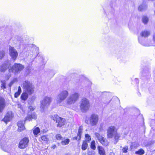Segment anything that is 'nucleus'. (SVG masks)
Segmentation results:
<instances>
[{"mask_svg":"<svg viewBox=\"0 0 155 155\" xmlns=\"http://www.w3.org/2000/svg\"><path fill=\"white\" fill-rule=\"evenodd\" d=\"M1 148L6 152L10 153V155H17L15 152V146L14 145H7V139L5 138L1 139L0 143Z\"/></svg>","mask_w":155,"mask_h":155,"instance_id":"obj_1","label":"nucleus"},{"mask_svg":"<svg viewBox=\"0 0 155 155\" xmlns=\"http://www.w3.org/2000/svg\"><path fill=\"white\" fill-rule=\"evenodd\" d=\"M107 134L108 138L111 139L114 137L115 144L118 142L120 137V134L117 133V129L115 127L111 126L108 127L107 129Z\"/></svg>","mask_w":155,"mask_h":155,"instance_id":"obj_2","label":"nucleus"},{"mask_svg":"<svg viewBox=\"0 0 155 155\" xmlns=\"http://www.w3.org/2000/svg\"><path fill=\"white\" fill-rule=\"evenodd\" d=\"M24 91L27 92L29 95H31L34 92L35 87L32 82L28 81H24L22 86Z\"/></svg>","mask_w":155,"mask_h":155,"instance_id":"obj_3","label":"nucleus"},{"mask_svg":"<svg viewBox=\"0 0 155 155\" xmlns=\"http://www.w3.org/2000/svg\"><path fill=\"white\" fill-rule=\"evenodd\" d=\"M151 32L149 30H145L142 31L140 34V36L138 37L139 43L145 46H148L145 42V40L144 38H147L149 36Z\"/></svg>","mask_w":155,"mask_h":155,"instance_id":"obj_4","label":"nucleus"},{"mask_svg":"<svg viewBox=\"0 0 155 155\" xmlns=\"http://www.w3.org/2000/svg\"><path fill=\"white\" fill-rule=\"evenodd\" d=\"M68 95V92L67 90H63L60 91L57 97L56 101L57 104L60 105L67 98Z\"/></svg>","mask_w":155,"mask_h":155,"instance_id":"obj_5","label":"nucleus"},{"mask_svg":"<svg viewBox=\"0 0 155 155\" xmlns=\"http://www.w3.org/2000/svg\"><path fill=\"white\" fill-rule=\"evenodd\" d=\"M51 101V98L48 97H45L41 101L40 110L44 111L49 106Z\"/></svg>","mask_w":155,"mask_h":155,"instance_id":"obj_6","label":"nucleus"},{"mask_svg":"<svg viewBox=\"0 0 155 155\" xmlns=\"http://www.w3.org/2000/svg\"><path fill=\"white\" fill-rule=\"evenodd\" d=\"M90 104L89 100L86 98H83L80 102V108L82 112H86L89 108Z\"/></svg>","mask_w":155,"mask_h":155,"instance_id":"obj_7","label":"nucleus"},{"mask_svg":"<svg viewBox=\"0 0 155 155\" xmlns=\"http://www.w3.org/2000/svg\"><path fill=\"white\" fill-rule=\"evenodd\" d=\"M79 94L77 92H75L71 94L67 100V103L68 104H74L78 99Z\"/></svg>","mask_w":155,"mask_h":155,"instance_id":"obj_8","label":"nucleus"},{"mask_svg":"<svg viewBox=\"0 0 155 155\" xmlns=\"http://www.w3.org/2000/svg\"><path fill=\"white\" fill-rule=\"evenodd\" d=\"M24 68V66L20 64L15 63L12 67L11 69H9V72L14 73L20 72Z\"/></svg>","mask_w":155,"mask_h":155,"instance_id":"obj_9","label":"nucleus"},{"mask_svg":"<svg viewBox=\"0 0 155 155\" xmlns=\"http://www.w3.org/2000/svg\"><path fill=\"white\" fill-rule=\"evenodd\" d=\"M98 116L95 114H92L90 118V124L92 126H96L98 121Z\"/></svg>","mask_w":155,"mask_h":155,"instance_id":"obj_10","label":"nucleus"},{"mask_svg":"<svg viewBox=\"0 0 155 155\" xmlns=\"http://www.w3.org/2000/svg\"><path fill=\"white\" fill-rule=\"evenodd\" d=\"M95 135L98 140L103 145L105 146H107L108 145V142L107 140L99 134L96 132L95 133Z\"/></svg>","mask_w":155,"mask_h":155,"instance_id":"obj_11","label":"nucleus"},{"mask_svg":"<svg viewBox=\"0 0 155 155\" xmlns=\"http://www.w3.org/2000/svg\"><path fill=\"white\" fill-rule=\"evenodd\" d=\"M9 52L10 55L12 59L14 61H15L17 58L18 54L16 50L14 47L10 46Z\"/></svg>","mask_w":155,"mask_h":155,"instance_id":"obj_12","label":"nucleus"},{"mask_svg":"<svg viewBox=\"0 0 155 155\" xmlns=\"http://www.w3.org/2000/svg\"><path fill=\"white\" fill-rule=\"evenodd\" d=\"M29 140L27 137L22 139L19 142L18 147L20 149H24L28 145Z\"/></svg>","mask_w":155,"mask_h":155,"instance_id":"obj_13","label":"nucleus"},{"mask_svg":"<svg viewBox=\"0 0 155 155\" xmlns=\"http://www.w3.org/2000/svg\"><path fill=\"white\" fill-rule=\"evenodd\" d=\"M37 118V116L35 112H30L28 111V116L26 117L25 121H31L32 119L35 120Z\"/></svg>","mask_w":155,"mask_h":155,"instance_id":"obj_14","label":"nucleus"},{"mask_svg":"<svg viewBox=\"0 0 155 155\" xmlns=\"http://www.w3.org/2000/svg\"><path fill=\"white\" fill-rule=\"evenodd\" d=\"M10 64L9 61H7L4 62L0 67V71L1 73H4L9 67Z\"/></svg>","mask_w":155,"mask_h":155,"instance_id":"obj_15","label":"nucleus"},{"mask_svg":"<svg viewBox=\"0 0 155 155\" xmlns=\"http://www.w3.org/2000/svg\"><path fill=\"white\" fill-rule=\"evenodd\" d=\"M56 122L58 123L57 127H61L65 123L64 119L61 118L58 116H56Z\"/></svg>","mask_w":155,"mask_h":155,"instance_id":"obj_16","label":"nucleus"},{"mask_svg":"<svg viewBox=\"0 0 155 155\" xmlns=\"http://www.w3.org/2000/svg\"><path fill=\"white\" fill-rule=\"evenodd\" d=\"M13 116V115L12 112L8 111L4 118L2 119V121L7 123V122L10 121Z\"/></svg>","mask_w":155,"mask_h":155,"instance_id":"obj_17","label":"nucleus"},{"mask_svg":"<svg viewBox=\"0 0 155 155\" xmlns=\"http://www.w3.org/2000/svg\"><path fill=\"white\" fill-rule=\"evenodd\" d=\"M15 38L14 40L13 39L14 38H12L13 40L14 41V43L19 45H21L23 44L24 41L21 37L17 36L15 37Z\"/></svg>","mask_w":155,"mask_h":155,"instance_id":"obj_18","label":"nucleus"},{"mask_svg":"<svg viewBox=\"0 0 155 155\" xmlns=\"http://www.w3.org/2000/svg\"><path fill=\"white\" fill-rule=\"evenodd\" d=\"M24 121H19L18 123V130L19 131H21L25 129V127L24 125Z\"/></svg>","mask_w":155,"mask_h":155,"instance_id":"obj_19","label":"nucleus"},{"mask_svg":"<svg viewBox=\"0 0 155 155\" xmlns=\"http://www.w3.org/2000/svg\"><path fill=\"white\" fill-rule=\"evenodd\" d=\"M83 127L81 126H80L78 130V136L77 137H74L73 139L74 140H79L81 139V132Z\"/></svg>","mask_w":155,"mask_h":155,"instance_id":"obj_20","label":"nucleus"},{"mask_svg":"<svg viewBox=\"0 0 155 155\" xmlns=\"http://www.w3.org/2000/svg\"><path fill=\"white\" fill-rule=\"evenodd\" d=\"M29 94L27 92H23L21 94V98L22 101H26L28 97Z\"/></svg>","mask_w":155,"mask_h":155,"instance_id":"obj_21","label":"nucleus"},{"mask_svg":"<svg viewBox=\"0 0 155 155\" xmlns=\"http://www.w3.org/2000/svg\"><path fill=\"white\" fill-rule=\"evenodd\" d=\"M4 100L3 98H0V112H2L5 107Z\"/></svg>","mask_w":155,"mask_h":155,"instance_id":"obj_22","label":"nucleus"},{"mask_svg":"<svg viewBox=\"0 0 155 155\" xmlns=\"http://www.w3.org/2000/svg\"><path fill=\"white\" fill-rule=\"evenodd\" d=\"M142 75L146 77L147 78H149L150 77V74L149 70H146L144 69L142 71Z\"/></svg>","mask_w":155,"mask_h":155,"instance_id":"obj_23","label":"nucleus"},{"mask_svg":"<svg viewBox=\"0 0 155 155\" xmlns=\"http://www.w3.org/2000/svg\"><path fill=\"white\" fill-rule=\"evenodd\" d=\"M40 132V130L38 127H34L33 129V132L34 135L36 137L37 135Z\"/></svg>","mask_w":155,"mask_h":155,"instance_id":"obj_24","label":"nucleus"},{"mask_svg":"<svg viewBox=\"0 0 155 155\" xmlns=\"http://www.w3.org/2000/svg\"><path fill=\"white\" fill-rule=\"evenodd\" d=\"M38 48L36 47L35 51H36V53L34 52L33 53V52H30V54L32 55V56L30 57L31 58H32V59H34L35 58L37 55L38 53Z\"/></svg>","mask_w":155,"mask_h":155,"instance_id":"obj_25","label":"nucleus"},{"mask_svg":"<svg viewBox=\"0 0 155 155\" xmlns=\"http://www.w3.org/2000/svg\"><path fill=\"white\" fill-rule=\"evenodd\" d=\"M97 148L100 154L101 155H105L104 149L102 147L99 146Z\"/></svg>","mask_w":155,"mask_h":155,"instance_id":"obj_26","label":"nucleus"},{"mask_svg":"<svg viewBox=\"0 0 155 155\" xmlns=\"http://www.w3.org/2000/svg\"><path fill=\"white\" fill-rule=\"evenodd\" d=\"M70 141V140L68 138L64 140L62 139L61 142V143L63 145H67L68 144Z\"/></svg>","mask_w":155,"mask_h":155,"instance_id":"obj_27","label":"nucleus"},{"mask_svg":"<svg viewBox=\"0 0 155 155\" xmlns=\"http://www.w3.org/2000/svg\"><path fill=\"white\" fill-rule=\"evenodd\" d=\"M147 7V5L145 4H143L139 6L138 9L140 11H143L146 9Z\"/></svg>","mask_w":155,"mask_h":155,"instance_id":"obj_28","label":"nucleus"},{"mask_svg":"<svg viewBox=\"0 0 155 155\" xmlns=\"http://www.w3.org/2000/svg\"><path fill=\"white\" fill-rule=\"evenodd\" d=\"M6 82L5 80H2L1 81V89L3 90L6 89Z\"/></svg>","mask_w":155,"mask_h":155,"instance_id":"obj_29","label":"nucleus"},{"mask_svg":"<svg viewBox=\"0 0 155 155\" xmlns=\"http://www.w3.org/2000/svg\"><path fill=\"white\" fill-rule=\"evenodd\" d=\"M145 153L144 151L142 149H140L138 150L135 151V154L138 155H143Z\"/></svg>","mask_w":155,"mask_h":155,"instance_id":"obj_30","label":"nucleus"},{"mask_svg":"<svg viewBox=\"0 0 155 155\" xmlns=\"http://www.w3.org/2000/svg\"><path fill=\"white\" fill-rule=\"evenodd\" d=\"M87 143L86 141H83L81 147L82 150H86L87 148Z\"/></svg>","mask_w":155,"mask_h":155,"instance_id":"obj_31","label":"nucleus"},{"mask_svg":"<svg viewBox=\"0 0 155 155\" xmlns=\"http://www.w3.org/2000/svg\"><path fill=\"white\" fill-rule=\"evenodd\" d=\"M142 21L145 24L147 23L148 21V18L146 16H143L142 18Z\"/></svg>","mask_w":155,"mask_h":155,"instance_id":"obj_32","label":"nucleus"},{"mask_svg":"<svg viewBox=\"0 0 155 155\" xmlns=\"http://www.w3.org/2000/svg\"><path fill=\"white\" fill-rule=\"evenodd\" d=\"M91 149L95 150L96 149V146L95 145V141L94 140L92 141L91 143Z\"/></svg>","mask_w":155,"mask_h":155,"instance_id":"obj_33","label":"nucleus"},{"mask_svg":"<svg viewBox=\"0 0 155 155\" xmlns=\"http://www.w3.org/2000/svg\"><path fill=\"white\" fill-rule=\"evenodd\" d=\"M41 139L42 140L47 141L48 140V138L46 136H43L41 137Z\"/></svg>","mask_w":155,"mask_h":155,"instance_id":"obj_34","label":"nucleus"},{"mask_svg":"<svg viewBox=\"0 0 155 155\" xmlns=\"http://www.w3.org/2000/svg\"><path fill=\"white\" fill-rule=\"evenodd\" d=\"M86 141H89L91 140L90 136L88 134H86L85 135Z\"/></svg>","mask_w":155,"mask_h":155,"instance_id":"obj_35","label":"nucleus"},{"mask_svg":"<svg viewBox=\"0 0 155 155\" xmlns=\"http://www.w3.org/2000/svg\"><path fill=\"white\" fill-rule=\"evenodd\" d=\"M56 139L57 140H60L62 139V138L61 135L59 134H58L56 135Z\"/></svg>","mask_w":155,"mask_h":155,"instance_id":"obj_36","label":"nucleus"},{"mask_svg":"<svg viewBox=\"0 0 155 155\" xmlns=\"http://www.w3.org/2000/svg\"><path fill=\"white\" fill-rule=\"evenodd\" d=\"M138 146V144L136 142L133 143L131 144V147H133L135 148H137Z\"/></svg>","mask_w":155,"mask_h":155,"instance_id":"obj_37","label":"nucleus"},{"mask_svg":"<svg viewBox=\"0 0 155 155\" xmlns=\"http://www.w3.org/2000/svg\"><path fill=\"white\" fill-rule=\"evenodd\" d=\"M128 150V147L127 146H125L122 149V152L124 153H126L127 152Z\"/></svg>","mask_w":155,"mask_h":155,"instance_id":"obj_38","label":"nucleus"},{"mask_svg":"<svg viewBox=\"0 0 155 155\" xmlns=\"http://www.w3.org/2000/svg\"><path fill=\"white\" fill-rule=\"evenodd\" d=\"M16 81V79H14L12 81L10 82L9 83V84H8V86L10 87V88H11V87L12 86V85Z\"/></svg>","mask_w":155,"mask_h":155,"instance_id":"obj_39","label":"nucleus"},{"mask_svg":"<svg viewBox=\"0 0 155 155\" xmlns=\"http://www.w3.org/2000/svg\"><path fill=\"white\" fill-rule=\"evenodd\" d=\"M28 109L29 110L28 111H29L30 112H31L35 109V108L31 106H30L28 107Z\"/></svg>","mask_w":155,"mask_h":155,"instance_id":"obj_40","label":"nucleus"},{"mask_svg":"<svg viewBox=\"0 0 155 155\" xmlns=\"http://www.w3.org/2000/svg\"><path fill=\"white\" fill-rule=\"evenodd\" d=\"M5 54V52L4 51H2L0 52V59H2L4 56Z\"/></svg>","mask_w":155,"mask_h":155,"instance_id":"obj_41","label":"nucleus"},{"mask_svg":"<svg viewBox=\"0 0 155 155\" xmlns=\"http://www.w3.org/2000/svg\"><path fill=\"white\" fill-rule=\"evenodd\" d=\"M20 94L21 93H18V92H16L15 93L14 95L15 97V98L18 97L20 95Z\"/></svg>","mask_w":155,"mask_h":155,"instance_id":"obj_42","label":"nucleus"},{"mask_svg":"<svg viewBox=\"0 0 155 155\" xmlns=\"http://www.w3.org/2000/svg\"><path fill=\"white\" fill-rule=\"evenodd\" d=\"M17 92H18V93H21V89L20 86H19L18 87V89Z\"/></svg>","mask_w":155,"mask_h":155,"instance_id":"obj_43","label":"nucleus"},{"mask_svg":"<svg viewBox=\"0 0 155 155\" xmlns=\"http://www.w3.org/2000/svg\"><path fill=\"white\" fill-rule=\"evenodd\" d=\"M18 108H20L21 110H23L21 104H18Z\"/></svg>","mask_w":155,"mask_h":155,"instance_id":"obj_44","label":"nucleus"},{"mask_svg":"<svg viewBox=\"0 0 155 155\" xmlns=\"http://www.w3.org/2000/svg\"><path fill=\"white\" fill-rule=\"evenodd\" d=\"M134 81L137 84H138L139 83V80L137 78H135L134 80Z\"/></svg>","mask_w":155,"mask_h":155,"instance_id":"obj_45","label":"nucleus"},{"mask_svg":"<svg viewBox=\"0 0 155 155\" xmlns=\"http://www.w3.org/2000/svg\"><path fill=\"white\" fill-rule=\"evenodd\" d=\"M103 130V127L101 126V127L99 129V132H102Z\"/></svg>","mask_w":155,"mask_h":155,"instance_id":"obj_46","label":"nucleus"},{"mask_svg":"<svg viewBox=\"0 0 155 155\" xmlns=\"http://www.w3.org/2000/svg\"><path fill=\"white\" fill-rule=\"evenodd\" d=\"M153 42L155 43V33L153 35Z\"/></svg>","mask_w":155,"mask_h":155,"instance_id":"obj_47","label":"nucleus"},{"mask_svg":"<svg viewBox=\"0 0 155 155\" xmlns=\"http://www.w3.org/2000/svg\"><path fill=\"white\" fill-rule=\"evenodd\" d=\"M88 84H89V86H90L91 84V81H89L88 80L87 81Z\"/></svg>","mask_w":155,"mask_h":155,"instance_id":"obj_48","label":"nucleus"},{"mask_svg":"<svg viewBox=\"0 0 155 155\" xmlns=\"http://www.w3.org/2000/svg\"><path fill=\"white\" fill-rule=\"evenodd\" d=\"M56 145H53L52 147V148H53V149H54L55 148V147H56Z\"/></svg>","mask_w":155,"mask_h":155,"instance_id":"obj_49","label":"nucleus"},{"mask_svg":"<svg viewBox=\"0 0 155 155\" xmlns=\"http://www.w3.org/2000/svg\"><path fill=\"white\" fill-rule=\"evenodd\" d=\"M88 88V92L89 93H90V92L91 91V88L90 87H89Z\"/></svg>","mask_w":155,"mask_h":155,"instance_id":"obj_50","label":"nucleus"},{"mask_svg":"<svg viewBox=\"0 0 155 155\" xmlns=\"http://www.w3.org/2000/svg\"><path fill=\"white\" fill-rule=\"evenodd\" d=\"M35 96H32L31 97V99L33 100H35Z\"/></svg>","mask_w":155,"mask_h":155,"instance_id":"obj_51","label":"nucleus"},{"mask_svg":"<svg viewBox=\"0 0 155 155\" xmlns=\"http://www.w3.org/2000/svg\"><path fill=\"white\" fill-rule=\"evenodd\" d=\"M85 122H86L87 124V123H88V121L86 120V121H85Z\"/></svg>","mask_w":155,"mask_h":155,"instance_id":"obj_52","label":"nucleus"},{"mask_svg":"<svg viewBox=\"0 0 155 155\" xmlns=\"http://www.w3.org/2000/svg\"><path fill=\"white\" fill-rule=\"evenodd\" d=\"M64 155H70L69 154H66Z\"/></svg>","mask_w":155,"mask_h":155,"instance_id":"obj_53","label":"nucleus"},{"mask_svg":"<svg viewBox=\"0 0 155 155\" xmlns=\"http://www.w3.org/2000/svg\"><path fill=\"white\" fill-rule=\"evenodd\" d=\"M155 78H154V80L155 81V75H154Z\"/></svg>","mask_w":155,"mask_h":155,"instance_id":"obj_54","label":"nucleus"},{"mask_svg":"<svg viewBox=\"0 0 155 155\" xmlns=\"http://www.w3.org/2000/svg\"><path fill=\"white\" fill-rule=\"evenodd\" d=\"M154 13H155V11H154Z\"/></svg>","mask_w":155,"mask_h":155,"instance_id":"obj_55","label":"nucleus"}]
</instances>
